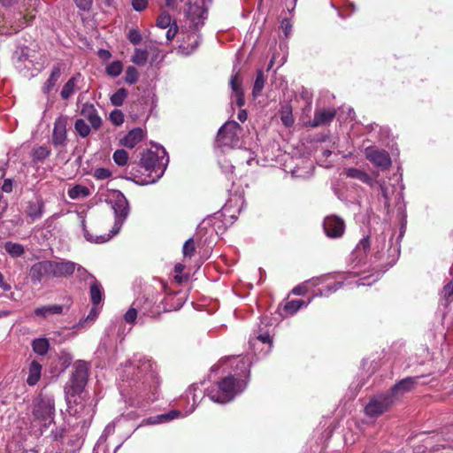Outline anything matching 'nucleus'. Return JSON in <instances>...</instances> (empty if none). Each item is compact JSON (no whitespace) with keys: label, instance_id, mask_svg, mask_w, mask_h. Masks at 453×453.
I'll use <instances>...</instances> for the list:
<instances>
[{"label":"nucleus","instance_id":"1","mask_svg":"<svg viewBox=\"0 0 453 453\" xmlns=\"http://www.w3.org/2000/svg\"><path fill=\"white\" fill-rule=\"evenodd\" d=\"M108 203L111 204V207L114 211L115 223L112 229L107 234L93 236L86 227L85 218L81 214L79 215L81 218L83 235L87 241L95 243H104L108 242L119 232L124 221L127 218L129 213L128 202L121 192H114L109 199Z\"/></svg>","mask_w":453,"mask_h":453},{"label":"nucleus","instance_id":"2","mask_svg":"<svg viewBox=\"0 0 453 453\" xmlns=\"http://www.w3.org/2000/svg\"><path fill=\"white\" fill-rule=\"evenodd\" d=\"M245 387V382L237 380L233 375H229L222 379L215 388H211L207 395L215 403H226L243 391Z\"/></svg>","mask_w":453,"mask_h":453},{"label":"nucleus","instance_id":"3","mask_svg":"<svg viewBox=\"0 0 453 453\" xmlns=\"http://www.w3.org/2000/svg\"><path fill=\"white\" fill-rule=\"evenodd\" d=\"M88 366L86 362L79 360L74 364V371L65 387V399L68 404L84 389L88 380Z\"/></svg>","mask_w":453,"mask_h":453},{"label":"nucleus","instance_id":"4","mask_svg":"<svg viewBox=\"0 0 453 453\" xmlns=\"http://www.w3.org/2000/svg\"><path fill=\"white\" fill-rule=\"evenodd\" d=\"M33 416L42 426L51 425L55 418V401L52 396L40 395L33 403Z\"/></svg>","mask_w":453,"mask_h":453},{"label":"nucleus","instance_id":"5","mask_svg":"<svg viewBox=\"0 0 453 453\" xmlns=\"http://www.w3.org/2000/svg\"><path fill=\"white\" fill-rule=\"evenodd\" d=\"M162 157H159L156 152L147 150L142 153L140 159L141 168L147 173L152 174L153 177H157V180L163 176L168 163V157H165V151L162 150Z\"/></svg>","mask_w":453,"mask_h":453},{"label":"nucleus","instance_id":"6","mask_svg":"<svg viewBox=\"0 0 453 453\" xmlns=\"http://www.w3.org/2000/svg\"><path fill=\"white\" fill-rule=\"evenodd\" d=\"M242 127L236 121L226 122L219 130L217 142L220 146L234 148L239 144Z\"/></svg>","mask_w":453,"mask_h":453},{"label":"nucleus","instance_id":"7","mask_svg":"<svg viewBox=\"0 0 453 453\" xmlns=\"http://www.w3.org/2000/svg\"><path fill=\"white\" fill-rule=\"evenodd\" d=\"M395 403L392 395L388 392L377 395L371 398L365 407V413L368 417H378L387 411Z\"/></svg>","mask_w":453,"mask_h":453},{"label":"nucleus","instance_id":"8","mask_svg":"<svg viewBox=\"0 0 453 453\" xmlns=\"http://www.w3.org/2000/svg\"><path fill=\"white\" fill-rule=\"evenodd\" d=\"M157 298L149 296H140L135 299V306L139 309L140 318L147 316L150 318H157L162 311H166L165 308H161V302L157 303Z\"/></svg>","mask_w":453,"mask_h":453},{"label":"nucleus","instance_id":"9","mask_svg":"<svg viewBox=\"0 0 453 453\" xmlns=\"http://www.w3.org/2000/svg\"><path fill=\"white\" fill-rule=\"evenodd\" d=\"M365 157L372 162L375 166L380 167L381 170H386L391 165V158L389 154L384 150H377L372 147H368L365 151Z\"/></svg>","mask_w":453,"mask_h":453},{"label":"nucleus","instance_id":"10","mask_svg":"<svg viewBox=\"0 0 453 453\" xmlns=\"http://www.w3.org/2000/svg\"><path fill=\"white\" fill-rule=\"evenodd\" d=\"M68 123V117L60 115L58 117L54 123L52 132V143L54 146H65L67 141L66 127Z\"/></svg>","mask_w":453,"mask_h":453},{"label":"nucleus","instance_id":"11","mask_svg":"<svg viewBox=\"0 0 453 453\" xmlns=\"http://www.w3.org/2000/svg\"><path fill=\"white\" fill-rule=\"evenodd\" d=\"M51 277L68 278L76 269V264L70 260H50Z\"/></svg>","mask_w":453,"mask_h":453},{"label":"nucleus","instance_id":"12","mask_svg":"<svg viewBox=\"0 0 453 453\" xmlns=\"http://www.w3.org/2000/svg\"><path fill=\"white\" fill-rule=\"evenodd\" d=\"M324 231L330 238L341 237L345 230L344 221L337 216H328L324 219Z\"/></svg>","mask_w":453,"mask_h":453},{"label":"nucleus","instance_id":"13","mask_svg":"<svg viewBox=\"0 0 453 453\" xmlns=\"http://www.w3.org/2000/svg\"><path fill=\"white\" fill-rule=\"evenodd\" d=\"M128 174L129 176L127 179L132 180L139 185H149L157 181V177H153L152 174L147 173L142 168H141V163H132L130 165Z\"/></svg>","mask_w":453,"mask_h":453},{"label":"nucleus","instance_id":"14","mask_svg":"<svg viewBox=\"0 0 453 453\" xmlns=\"http://www.w3.org/2000/svg\"><path fill=\"white\" fill-rule=\"evenodd\" d=\"M419 379V377H407L403 379L388 393L392 395V398L395 402L402 395L412 390L418 384Z\"/></svg>","mask_w":453,"mask_h":453},{"label":"nucleus","instance_id":"15","mask_svg":"<svg viewBox=\"0 0 453 453\" xmlns=\"http://www.w3.org/2000/svg\"><path fill=\"white\" fill-rule=\"evenodd\" d=\"M29 275L34 282H41L44 277H51L50 260H43L34 264L30 268Z\"/></svg>","mask_w":453,"mask_h":453},{"label":"nucleus","instance_id":"16","mask_svg":"<svg viewBox=\"0 0 453 453\" xmlns=\"http://www.w3.org/2000/svg\"><path fill=\"white\" fill-rule=\"evenodd\" d=\"M207 18L206 12L198 7L196 6L194 8L190 9V13L188 15L189 19V28L193 30L194 32H196L201 27L203 26L204 19Z\"/></svg>","mask_w":453,"mask_h":453},{"label":"nucleus","instance_id":"17","mask_svg":"<svg viewBox=\"0 0 453 453\" xmlns=\"http://www.w3.org/2000/svg\"><path fill=\"white\" fill-rule=\"evenodd\" d=\"M81 114L91 124V127L97 130L101 124L102 119L99 117L96 109L91 104H85L81 108Z\"/></svg>","mask_w":453,"mask_h":453},{"label":"nucleus","instance_id":"18","mask_svg":"<svg viewBox=\"0 0 453 453\" xmlns=\"http://www.w3.org/2000/svg\"><path fill=\"white\" fill-rule=\"evenodd\" d=\"M334 110H317L314 113L313 119L310 122V126L316 127L329 124L335 117Z\"/></svg>","mask_w":453,"mask_h":453},{"label":"nucleus","instance_id":"19","mask_svg":"<svg viewBox=\"0 0 453 453\" xmlns=\"http://www.w3.org/2000/svg\"><path fill=\"white\" fill-rule=\"evenodd\" d=\"M230 87L235 96L236 104L238 107H242L245 104L243 90L242 87V80L239 76L238 72L232 74L230 79Z\"/></svg>","mask_w":453,"mask_h":453},{"label":"nucleus","instance_id":"20","mask_svg":"<svg viewBox=\"0 0 453 453\" xmlns=\"http://www.w3.org/2000/svg\"><path fill=\"white\" fill-rule=\"evenodd\" d=\"M143 138V131L142 128H134L131 130L123 139L121 144L127 148L133 149Z\"/></svg>","mask_w":453,"mask_h":453},{"label":"nucleus","instance_id":"21","mask_svg":"<svg viewBox=\"0 0 453 453\" xmlns=\"http://www.w3.org/2000/svg\"><path fill=\"white\" fill-rule=\"evenodd\" d=\"M62 73V67L60 65H56L52 67L51 73L46 82L44 83L42 87V91L44 94H50V91L55 87L56 83L58 82L60 75Z\"/></svg>","mask_w":453,"mask_h":453},{"label":"nucleus","instance_id":"22","mask_svg":"<svg viewBox=\"0 0 453 453\" xmlns=\"http://www.w3.org/2000/svg\"><path fill=\"white\" fill-rule=\"evenodd\" d=\"M380 190V196L383 199V203L385 208L388 209L390 207V201L392 196L395 193V187L385 180H380L378 182Z\"/></svg>","mask_w":453,"mask_h":453},{"label":"nucleus","instance_id":"23","mask_svg":"<svg viewBox=\"0 0 453 453\" xmlns=\"http://www.w3.org/2000/svg\"><path fill=\"white\" fill-rule=\"evenodd\" d=\"M42 365L37 361L30 364L27 382L29 386H35L41 378Z\"/></svg>","mask_w":453,"mask_h":453},{"label":"nucleus","instance_id":"24","mask_svg":"<svg viewBox=\"0 0 453 453\" xmlns=\"http://www.w3.org/2000/svg\"><path fill=\"white\" fill-rule=\"evenodd\" d=\"M81 76V73L75 74L64 85L60 93L63 99H68L75 92L76 85Z\"/></svg>","mask_w":453,"mask_h":453},{"label":"nucleus","instance_id":"25","mask_svg":"<svg viewBox=\"0 0 453 453\" xmlns=\"http://www.w3.org/2000/svg\"><path fill=\"white\" fill-rule=\"evenodd\" d=\"M346 174L349 178L359 180L363 183L368 184L370 186H372L374 183L370 175L357 168L347 169Z\"/></svg>","mask_w":453,"mask_h":453},{"label":"nucleus","instance_id":"26","mask_svg":"<svg viewBox=\"0 0 453 453\" xmlns=\"http://www.w3.org/2000/svg\"><path fill=\"white\" fill-rule=\"evenodd\" d=\"M4 249L13 258L20 257L25 254V248L22 244L11 241L4 242Z\"/></svg>","mask_w":453,"mask_h":453},{"label":"nucleus","instance_id":"27","mask_svg":"<svg viewBox=\"0 0 453 453\" xmlns=\"http://www.w3.org/2000/svg\"><path fill=\"white\" fill-rule=\"evenodd\" d=\"M42 207L43 204L40 201L29 202L26 210V213L33 221H35L42 217Z\"/></svg>","mask_w":453,"mask_h":453},{"label":"nucleus","instance_id":"28","mask_svg":"<svg viewBox=\"0 0 453 453\" xmlns=\"http://www.w3.org/2000/svg\"><path fill=\"white\" fill-rule=\"evenodd\" d=\"M89 294L93 305H97L102 301L104 290L101 284L96 280H94L91 283Z\"/></svg>","mask_w":453,"mask_h":453},{"label":"nucleus","instance_id":"29","mask_svg":"<svg viewBox=\"0 0 453 453\" xmlns=\"http://www.w3.org/2000/svg\"><path fill=\"white\" fill-rule=\"evenodd\" d=\"M32 347L35 353L43 356L49 350V342L43 338L35 339L33 341Z\"/></svg>","mask_w":453,"mask_h":453},{"label":"nucleus","instance_id":"30","mask_svg":"<svg viewBox=\"0 0 453 453\" xmlns=\"http://www.w3.org/2000/svg\"><path fill=\"white\" fill-rule=\"evenodd\" d=\"M89 190L87 187L76 185L68 190V196L71 199H78L79 197H87Z\"/></svg>","mask_w":453,"mask_h":453},{"label":"nucleus","instance_id":"31","mask_svg":"<svg viewBox=\"0 0 453 453\" xmlns=\"http://www.w3.org/2000/svg\"><path fill=\"white\" fill-rule=\"evenodd\" d=\"M265 76L264 74V72L262 70H258L257 72V77H256L254 86H253L252 93H253L254 96H257V95L260 94V92L262 91V89L265 87Z\"/></svg>","mask_w":453,"mask_h":453},{"label":"nucleus","instance_id":"32","mask_svg":"<svg viewBox=\"0 0 453 453\" xmlns=\"http://www.w3.org/2000/svg\"><path fill=\"white\" fill-rule=\"evenodd\" d=\"M305 303L302 300H291L287 302L284 305V311L290 315L295 314L303 306H305Z\"/></svg>","mask_w":453,"mask_h":453},{"label":"nucleus","instance_id":"33","mask_svg":"<svg viewBox=\"0 0 453 453\" xmlns=\"http://www.w3.org/2000/svg\"><path fill=\"white\" fill-rule=\"evenodd\" d=\"M74 128L81 137H87L91 131L90 127L85 122L83 119H78L75 121Z\"/></svg>","mask_w":453,"mask_h":453},{"label":"nucleus","instance_id":"34","mask_svg":"<svg viewBox=\"0 0 453 453\" xmlns=\"http://www.w3.org/2000/svg\"><path fill=\"white\" fill-rule=\"evenodd\" d=\"M127 96V90L126 88H119L111 96V103L114 106H120L123 104L124 100Z\"/></svg>","mask_w":453,"mask_h":453},{"label":"nucleus","instance_id":"35","mask_svg":"<svg viewBox=\"0 0 453 453\" xmlns=\"http://www.w3.org/2000/svg\"><path fill=\"white\" fill-rule=\"evenodd\" d=\"M113 161L119 166H124L128 161V153L123 150H117L112 155Z\"/></svg>","mask_w":453,"mask_h":453},{"label":"nucleus","instance_id":"36","mask_svg":"<svg viewBox=\"0 0 453 453\" xmlns=\"http://www.w3.org/2000/svg\"><path fill=\"white\" fill-rule=\"evenodd\" d=\"M322 279H312L304 282L303 285L296 286L293 288L292 293L296 296H303L306 294L308 290V287L306 286L309 283H311L313 286L319 285L321 282Z\"/></svg>","mask_w":453,"mask_h":453},{"label":"nucleus","instance_id":"37","mask_svg":"<svg viewBox=\"0 0 453 453\" xmlns=\"http://www.w3.org/2000/svg\"><path fill=\"white\" fill-rule=\"evenodd\" d=\"M123 70V65L120 61H113L106 66V73L111 77L119 76Z\"/></svg>","mask_w":453,"mask_h":453},{"label":"nucleus","instance_id":"38","mask_svg":"<svg viewBox=\"0 0 453 453\" xmlns=\"http://www.w3.org/2000/svg\"><path fill=\"white\" fill-rule=\"evenodd\" d=\"M148 59V52L145 50L136 49L132 57V62L137 65H145Z\"/></svg>","mask_w":453,"mask_h":453},{"label":"nucleus","instance_id":"39","mask_svg":"<svg viewBox=\"0 0 453 453\" xmlns=\"http://www.w3.org/2000/svg\"><path fill=\"white\" fill-rule=\"evenodd\" d=\"M201 41H202L201 35H197L196 37L194 39V41L191 43H189L188 45H180V49L184 54L189 55L197 49Z\"/></svg>","mask_w":453,"mask_h":453},{"label":"nucleus","instance_id":"40","mask_svg":"<svg viewBox=\"0 0 453 453\" xmlns=\"http://www.w3.org/2000/svg\"><path fill=\"white\" fill-rule=\"evenodd\" d=\"M50 155V150L47 147L40 146L33 150V159L35 161H41L48 157Z\"/></svg>","mask_w":453,"mask_h":453},{"label":"nucleus","instance_id":"41","mask_svg":"<svg viewBox=\"0 0 453 453\" xmlns=\"http://www.w3.org/2000/svg\"><path fill=\"white\" fill-rule=\"evenodd\" d=\"M370 239L368 236L364 237L360 242L357 243L355 252L357 253L358 256H365L366 255L367 251L370 249Z\"/></svg>","mask_w":453,"mask_h":453},{"label":"nucleus","instance_id":"42","mask_svg":"<svg viewBox=\"0 0 453 453\" xmlns=\"http://www.w3.org/2000/svg\"><path fill=\"white\" fill-rule=\"evenodd\" d=\"M138 71L134 66H128L125 73V81L128 84H134L138 81Z\"/></svg>","mask_w":453,"mask_h":453},{"label":"nucleus","instance_id":"43","mask_svg":"<svg viewBox=\"0 0 453 453\" xmlns=\"http://www.w3.org/2000/svg\"><path fill=\"white\" fill-rule=\"evenodd\" d=\"M139 314V309L135 306V300L133 302L132 306L125 313L124 319L127 323H134Z\"/></svg>","mask_w":453,"mask_h":453},{"label":"nucleus","instance_id":"44","mask_svg":"<svg viewBox=\"0 0 453 453\" xmlns=\"http://www.w3.org/2000/svg\"><path fill=\"white\" fill-rule=\"evenodd\" d=\"M171 20L170 14L163 12L157 19V26L160 28H167L171 25Z\"/></svg>","mask_w":453,"mask_h":453},{"label":"nucleus","instance_id":"45","mask_svg":"<svg viewBox=\"0 0 453 453\" xmlns=\"http://www.w3.org/2000/svg\"><path fill=\"white\" fill-rule=\"evenodd\" d=\"M195 244H194V240L192 238H189L188 240H187L183 245V248H182V252H183V255L184 257H192L194 252H195Z\"/></svg>","mask_w":453,"mask_h":453},{"label":"nucleus","instance_id":"46","mask_svg":"<svg viewBox=\"0 0 453 453\" xmlns=\"http://www.w3.org/2000/svg\"><path fill=\"white\" fill-rule=\"evenodd\" d=\"M110 119H111V121L116 125V126H119L123 123L124 121V116H123V113L119 111V110H115L113 111L111 114H110Z\"/></svg>","mask_w":453,"mask_h":453},{"label":"nucleus","instance_id":"47","mask_svg":"<svg viewBox=\"0 0 453 453\" xmlns=\"http://www.w3.org/2000/svg\"><path fill=\"white\" fill-rule=\"evenodd\" d=\"M111 173L108 169H105V168H96L94 171L93 176L96 180H105V179L109 178L111 176Z\"/></svg>","mask_w":453,"mask_h":453},{"label":"nucleus","instance_id":"48","mask_svg":"<svg viewBox=\"0 0 453 453\" xmlns=\"http://www.w3.org/2000/svg\"><path fill=\"white\" fill-rule=\"evenodd\" d=\"M77 275L83 280H87L88 279L96 280L95 277L90 274L84 267L76 264Z\"/></svg>","mask_w":453,"mask_h":453},{"label":"nucleus","instance_id":"49","mask_svg":"<svg viewBox=\"0 0 453 453\" xmlns=\"http://www.w3.org/2000/svg\"><path fill=\"white\" fill-rule=\"evenodd\" d=\"M342 282L337 281L334 282L332 286H327L326 290H319V294H316V296H327L330 293L335 292L339 288H342Z\"/></svg>","mask_w":453,"mask_h":453},{"label":"nucleus","instance_id":"50","mask_svg":"<svg viewBox=\"0 0 453 453\" xmlns=\"http://www.w3.org/2000/svg\"><path fill=\"white\" fill-rule=\"evenodd\" d=\"M281 121L286 127H291L294 123V119L291 111H283L281 113Z\"/></svg>","mask_w":453,"mask_h":453},{"label":"nucleus","instance_id":"51","mask_svg":"<svg viewBox=\"0 0 453 453\" xmlns=\"http://www.w3.org/2000/svg\"><path fill=\"white\" fill-rule=\"evenodd\" d=\"M128 39L133 44L137 45L141 42L142 36L138 30L132 29L128 33Z\"/></svg>","mask_w":453,"mask_h":453},{"label":"nucleus","instance_id":"52","mask_svg":"<svg viewBox=\"0 0 453 453\" xmlns=\"http://www.w3.org/2000/svg\"><path fill=\"white\" fill-rule=\"evenodd\" d=\"M148 6V0H132V7L136 12H142Z\"/></svg>","mask_w":453,"mask_h":453},{"label":"nucleus","instance_id":"53","mask_svg":"<svg viewBox=\"0 0 453 453\" xmlns=\"http://www.w3.org/2000/svg\"><path fill=\"white\" fill-rule=\"evenodd\" d=\"M98 314H99V309H98V307L96 305H94L91 308L88 315L87 316V318L85 319V322H87V321H90V322L94 321L96 319V317L98 316Z\"/></svg>","mask_w":453,"mask_h":453},{"label":"nucleus","instance_id":"54","mask_svg":"<svg viewBox=\"0 0 453 453\" xmlns=\"http://www.w3.org/2000/svg\"><path fill=\"white\" fill-rule=\"evenodd\" d=\"M48 314H60L63 311V306L59 304L45 306Z\"/></svg>","mask_w":453,"mask_h":453},{"label":"nucleus","instance_id":"55","mask_svg":"<svg viewBox=\"0 0 453 453\" xmlns=\"http://www.w3.org/2000/svg\"><path fill=\"white\" fill-rule=\"evenodd\" d=\"M93 0H75L76 5L81 10H88Z\"/></svg>","mask_w":453,"mask_h":453},{"label":"nucleus","instance_id":"56","mask_svg":"<svg viewBox=\"0 0 453 453\" xmlns=\"http://www.w3.org/2000/svg\"><path fill=\"white\" fill-rule=\"evenodd\" d=\"M291 24H290V21L287 19H284L282 21H281V28L285 34V36L288 37L291 32Z\"/></svg>","mask_w":453,"mask_h":453},{"label":"nucleus","instance_id":"57","mask_svg":"<svg viewBox=\"0 0 453 453\" xmlns=\"http://www.w3.org/2000/svg\"><path fill=\"white\" fill-rule=\"evenodd\" d=\"M2 190L6 193H10L12 190V179H6L4 180Z\"/></svg>","mask_w":453,"mask_h":453},{"label":"nucleus","instance_id":"58","mask_svg":"<svg viewBox=\"0 0 453 453\" xmlns=\"http://www.w3.org/2000/svg\"><path fill=\"white\" fill-rule=\"evenodd\" d=\"M179 415L178 412L173 411L169 414H164L157 417L160 422H165L170 419H173V418L177 417Z\"/></svg>","mask_w":453,"mask_h":453},{"label":"nucleus","instance_id":"59","mask_svg":"<svg viewBox=\"0 0 453 453\" xmlns=\"http://www.w3.org/2000/svg\"><path fill=\"white\" fill-rule=\"evenodd\" d=\"M177 32H178L177 26H175L173 27H170L166 32V39L168 41H172L174 38V36L176 35Z\"/></svg>","mask_w":453,"mask_h":453},{"label":"nucleus","instance_id":"60","mask_svg":"<svg viewBox=\"0 0 453 453\" xmlns=\"http://www.w3.org/2000/svg\"><path fill=\"white\" fill-rule=\"evenodd\" d=\"M0 288L4 291H8L11 289V285L4 281V275L1 273H0Z\"/></svg>","mask_w":453,"mask_h":453},{"label":"nucleus","instance_id":"61","mask_svg":"<svg viewBox=\"0 0 453 453\" xmlns=\"http://www.w3.org/2000/svg\"><path fill=\"white\" fill-rule=\"evenodd\" d=\"M35 314L42 317L49 315L45 306L36 308L35 310Z\"/></svg>","mask_w":453,"mask_h":453},{"label":"nucleus","instance_id":"62","mask_svg":"<svg viewBox=\"0 0 453 453\" xmlns=\"http://www.w3.org/2000/svg\"><path fill=\"white\" fill-rule=\"evenodd\" d=\"M249 365H249L248 359H246L244 357H242L239 360L238 365H237L238 367L240 366V368H244V369H246Z\"/></svg>","mask_w":453,"mask_h":453},{"label":"nucleus","instance_id":"63","mask_svg":"<svg viewBox=\"0 0 453 453\" xmlns=\"http://www.w3.org/2000/svg\"><path fill=\"white\" fill-rule=\"evenodd\" d=\"M257 339L263 343L271 342L270 335L268 334H260L257 336Z\"/></svg>","mask_w":453,"mask_h":453},{"label":"nucleus","instance_id":"64","mask_svg":"<svg viewBox=\"0 0 453 453\" xmlns=\"http://www.w3.org/2000/svg\"><path fill=\"white\" fill-rule=\"evenodd\" d=\"M247 112L245 110H241L239 112H238V119L241 121V122H244L246 119H247Z\"/></svg>","mask_w":453,"mask_h":453}]
</instances>
